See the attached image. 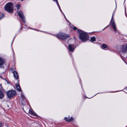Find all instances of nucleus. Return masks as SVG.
I'll return each mask as SVG.
<instances>
[{"instance_id": "obj_27", "label": "nucleus", "mask_w": 127, "mask_h": 127, "mask_svg": "<svg viewBox=\"0 0 127 127\" xmlns=\"http://www.w3.org/2000/svg\"><path fill=\"white\" fill-rule=\"evenodd\" d=\"M113 15H112V18H113Z\"/></svg>"}, {"instance_id": "obj_19", "label": "nucleus", "mask_w": 127, "mask_h": 127, "mask_svg": "<svg viewBox=\"0 0 127 127\" xmlns=\"http://www.w3.org/2000/svg\"><path fill=\"white\" fill-rule=\"evenodd\" d=\"M21 5L20 4H16L15 5V6L18 9H19Z\"/></svg>"}, {"instance_id": "obj_4", "label": "nucleus", "mask_w": 127, "mask_h": 127, "mask_svg": "<svg viewBox=\"0 0 127 127\" xmlns=\"http://www.w3.org/2000/svg\"><path fill=\"white\" fill-rule=\"evenodd\" d=\"M16 92L14 91H11L8 92L7 95L8 98L12 97L15 94Z\"/></svg>"}, {"instance_id": "obj_26", "label": "nucleus", "mask_w": 127, "mask_h": 127, "mask_svg": "<svg viewBox=\"0 0 127 127\" xmlns=\"http://www.w3.org/2000/svg\"><path fill=\"white\" fill-rule=\"evenodd\" d=\"M2 76H0V77L1 78Z\"/></svg>"}, {"instance_id": "obj_21", "label": "nucleus", "mask_w": 127, "mask_h": 127, "mask_svg": "<svg viewBox=\"0 0 127 127\" xmlns=\"http://www.w3.org/2000/svg\"><path fill=\"white\" fill-rule=\"evenodd\" d=\"M53 0L54 1H55L56 2L57 5H58V6L59 7V3L58 2V0Z\"/></svg>"}, {"instance_id": "obj_23", "label": "nucleus", "mask_w": 127, "mask_h": 127, "mask_svg": "<svg viewBox=\"0 0 127 127\" xmlns=\"http://www.w3.org/2000/svg\"><path fill=\"white\" fill-rule=\"evenodd\" d=\"M2 87L1 85H0V91H1V90H2Z\"/></svg>"}, {"instance_id": "obj_3", "label": "nucleus", "mask_w": 127, "mask_h": 127, "mask_svg": "<svg viewBox=\"0 0 127 127\" xmlns=\"http://www.w3.org/2000/svg\"><path fill=\"white\" fill-rule=\"evenodd\" d=\"M87 35L86 33L84 32H83L80 34L79 38L83 42L87 40Z\"/></svg>"}, {"instance_id": "obj_18", "label": "nucleus", "mask_w": 127, "mask_h": 127, "mask_svg": "<svg viewBox=\"0 0 127 127\" xmlns=\"http://www.w3.org/2000/svg\"><path fill=\"white\" fill-rule=\"evenodd\" d=\"M4 16V15L3 14L0 13V20Z\"/></svg>"}, {"instance_id": "obj_20", "label": "nucleus", "mask_w": 127, "mask_h": 127, "mask_svg": "<svg viewBox=\"0 0 127 127\" xmlns=\"http://www.w3.org/2000/svg\"><path fill=\"white\" fill-rule=\"evenodd\" d=\"M74 120L73 118L71 117L69 119V122L72 121Z\"/></svg>"}, {"instance_id": "obj_9", "label": "nucleus", "mask_w": 127, "mask_h": 127, "mask_svg": "<svg viewBox=\"0 0 127 127\" xmlns=\"http://www.w3.org/2000/svg\"><path fill=\"white\" fill-rule=\"evenodd\" d=\"M14 74V77L17 80H18L19 79V75L17 72L16 71L13 72Z\"/></svg>"}, {"instance_id": "obj_14", "label": "nucleus", "mask_w": 127, "mask_h": 127, "mask_svg": "<svg viewBox=\"0 0 127 127\" xmlns=\"http://www.w3.org/2000/svg\"><path fill=\"white\" fill-rule=\"evenodd\" d=\"M4 63V61L2 59L0 58V65Z\"/></svg>"}, {"instance_id": "obj_22", "label": "nucleus", "mask_w": 127, "mask_h": 127, "mask_svg": "<svg viewBox=\"0 0 127 127\" xmlns=\"http://www.w3.org/2000/svg\"><path fill=\"white\" fill-rule=\"evenodd\" d=\"M64 119L67 121L69 122V119L68 118H67L66 117H65L64 118Z\"/></svg>"}, {"instance_id": "obj_15", "label": "nucleus", "mask_w": 127, "mask_h": 127, "mask_svg": "<svg viewBox=\"0 0 127 127\" xmlns=\"http://www.w3.org/2000/svg\"><path fill=\"white\" fill-rule=\"evenodd\" d=\"M29 113L30 114L32 115L35 116V114L31 110H29Z\"/></svg>"}, {"instance_id": "obj_13", "label": "nucleus", "mask_w": 127, "mask_h": 127, "mask_svg": "<svg viewBox=\"0 0 127 127\" xmlns=\"http://www.w3.org/2000/svg\"><path fill=\"white\" fill-rule=\"evenodd\" d=\"M91 41L92 42H94L95 41H96V38L95 37H93L91 38Z\"/></svg>"}, {"instance_id": "obj_10", "label": "nucleus", "mask_w": 127, "mask_h": 127, "mask_svg": "<svg viewBox=\"0 0 127 127\" xmlns=\"http://www.w3.org/2000/svg\"><path fill=\"white\" fill-rule=\"evenodd\" d=\"M16 90L19 91H22L19 83H17L16 85Z\"/></svg>"}, {"instance_id": "obj_2", "label": "nucleus", "mask_w": 127, "mask_h": 127, "mask_svg": "<svg viewBox=\"0 0 127 127\" xmlns=\"http://www.w3.org/2000/svg\"><path fill=\"white\" fill-rule=\"evenodd\" d=\"M57 37L60 39H66L70 37L69 36L66 34L61 33L57 35Z\"/></svg>"}, {"instance_id": "obj_8", "label": "nucleus", "mask_w": 127, "mask_h": 127, "mask_svg": "<svg viewBox=\"0 0 127 127\" xmlns=\"http://www.w3.org/2000/svg\"><path fill=\"white\" fill-rule=\"evenodd\" d=\"M111 25H112L114 31L115 32H116L117 31V29L114 22V21L112 22L111 23Z\"/></svg>"}, {"instance_id": "obj_6", "label": "nucleus", "mask_w": 127, "mask_h": 127, "mask_svg": "<svg viewBox=\"0 0 127 127\" xmlns=\"http://www.w3.org/2000/svg\"><path fill=\"white\" fill-rule=\"evenodd\" d=\"M18 14L19 17L23 21L25 22V17L22 12L20 11L18 13Z\"/></svg>"}, {"instance_id": "obj_25", "label": "nucleus", "mask_w": 127, "mask_h": 127, "mask_svg": "<svg viewBox=\"0 0 127 127\" xmlns=\"http://www.w3.org/2000/svg\"><path fill=\"white\" fill-rule=\"evenodd\" d=\"M108 26H106V27L104 29H103V31Z\"/></svg>"}, {"instance_id": "obj_16", "label": "nucleus", "mask_w": 127, "mask_h": 127, "mask_svg": "<svg viewBox=\"0 0 127 127\" xmlns=\"http://www.w3.org/2000/svg\"><path fill=\"white\" fill-rule=\"evenodd\" d=\"M102 47L103 48H106L108 47V46L107 45L104 44L102 45Z\"/></svg>"}, {"instance_id": "obj_12", "label": "nucleus", "mask_w": 127, "mask_h": 127, "mask_svg": "<svg viewBox=\"0 0 127 127\" xmlns=\"http://www.w3.org/2000/svg\"><path fill=\"white\" fill-rule=\"evenodd\" d=\"M4 96V95L1 91H0V99H1Z\"/></svg>"}, {"instance_id": "obj_5", "label": "nucleus", "mask_w": 127, "mask_h": 127, "mask_svg": "<svg viewBox=\"0 0 127 127\" xmlns=\"http://www.w3.org/2000/svg\"><path fill=\"white\" fill-rule=\"evenodd\" d=\"M21 98L20 99L21 104L22 105H24L26 104V99L25 97L22 94L21 95Z\"/></svg>"}, {"instance_id": "obj_1", "label": "nucleus", "mask_w": 127, "mask_h": 127, "mask_svg": "<svg viewBox=\"0 0 127 127\" xmlns=\"http://www.w3.org/2000/svg\"><path fill=\"white\" fill-rule=\"evenodd\" d=\"M13 4L11 2L7 3L4 6V8L5 11L10 13L12 12L13 11Z\"/></svg>"}, {"instance_id": "obj_11", "label": "nucleus", "mask_w": 127, "mask_h": 127, "mask_svg": "<svg viewBox=\"0 0 127 127\" xmlns=\"http://www.w3.org/2000/svg\"><path fill=\"white\" fill-rule=\"evenodd\" d=\"M121 50L122 52H127V48H126V46H122Z\"/></svg>"}, {"instance_id": "obj_17", "label": "nucleus", "mask_w": 127, "mask_h": 127, "mask_svg": "<svg viewBox=\"0 0 127 127\" xmlns=\"http://www.w3.org/2000/svg\"><path fill=\"white\" fill-rule=\"evenodd\" d=\"M73 29L74 30H77L78 32H81V30H79L78 29H77L76 28V27H74L73 28Z\"/></svg>"}, {"instance_id": "obj_7", "label": "nucleus", "mask_w": 127, "mask_h": 127, "mask_svg": "<svg viewBox=\"0 0 127 127\" xmlns=\"http://www.w3.org/2000/svg\"><path fill=\"white\" fill-rule=\"evenodd\" d=\"M75 48V47L74 45L70 44L68 45V48L69 50L71 52H73L74 51Z\"/></svg>"}, {"instance_id": "obj_24", "label": "nucleus", "mask_w": 127, "mask_h": 127, "mask_svg": "<svg viewBox=\"0 0 127 127\" xmlns=\"http://www.w3.org/2000/svg\"><path fill=\"white\" fill-rule=\"evenodd\" d=\"M2 125V124L1 123H0V127H1Z\"/></svg>"}]
</instances>
